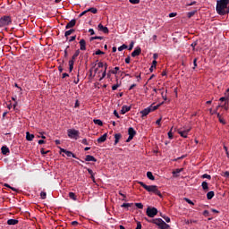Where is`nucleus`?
<instances>
[{
    "mask_svg": "<svg viewBox=\"0 0 229 229\" xmlns=\"http://www.w3.org/2000/svg\"><path fill=\"white\" fill-rule=\"evenodd\" d=\"M47 197V193H46V191H41L40 192L41 199H46Z\"/></svg>",
    "mask_w": 229,
    "mask_h": 229,
    "instance_id": "obj_33",
    "label": "nucleus"
},
{
    "mask_svg": "<svg viewBox=\"0 0 229 229\" xmlns=\"http://www.w3.org/2000/svg\"><path fill=\"white\" fill-rule=\"evenodd\" d=\"M93 122L95 124H98V126H102V124H103V122L99 119H95V120H93Z\"/></svg>",
    "mask_w": 229,
    "mask_h": 229,
    "instance_id": "obj_32",
    "label": "nucleus"
},
{
    "mask_svg": "<svg viewBox=\"0 0 229 229\" xmlns=\"http://www.w3.org/2000/svg\"><path fill=\"white\" fill-rule=\"evenodd\" d=\"M222 176H225V178H229V172H224Z\"/></svg>",
    "mask_w": 229,
    "mask_h": 229,
    "instance_id": "obj_49",
    "label": "nucleus"
},
{
    "mask_svg": "<svg viewBox=\"0 0 229 229\" xmlns=\"http://www.w3.org/2000/svg\"><path fill=\"white\" fill-rule=\"evenodd\" d=\"M207 198H208V199H212V198H214V191H208V192L207 193Z\"/></svg>",
    "mask_w": 229,
    "mask_h": 229,
    "instance_id": "obj_31",
    "label": "nucleus"
},
{
    "mask_svg": "<svg viewBox=\"0 0 229 229\" xmlns=\"http://www.w3.org/2000/svg\"><path fill=\"white\" fill-rule=\"evenodd\" d=\"M219 101H221V103H223V101H225V105H228V101H229V89H227V90L225 93V97H222L219 98Z\"/></svg>",
    "mask_w": 229,
    "mask_h": 229,
    "instance_id": "obj_11",
    "label": "nucleus"
},
{
    "mask_svg": "<svg viewBox=\"0 0 229 229\" xmlns=\"http://www.w3.org/2000/svg\"><path fill=\"white\" fill-rule=\"evenodd\" d=\"M161 121H162V118H159L158 120H157L156 124H157V126H160Z\"/></svg>",
    "mask_w": 229,
    "mask_h": 229,
    "instance_id": "obj_60",
    "label": "nucleus"
},
{
    "mask_svg": "<svg viewBox=\"0 0 229 229\" xmlns=\"http://www.w3.org/2000/svg\"><path fill=\"white\" fill-rule=\"evenodd\" d=\"M196 13V11H191L190 13H187L188 18L191 19V17H193V15Z\"/></svg>",
    "mask_w": 229,
    "mask_h": 229,
    "instance_id": "obj_40",
    "label": "nucleus"
},
{
    "mask_svg": "<svg viewBox=\"0 0 229 229\" xmlns=\"http://www.w3.org/2000/svg\"><path fill=\"white\" fill-rule=\"evenodd\" d=\"M69 139H74V140H78L80 139V131L75 129H69L67 131Z\"/></svg>",
    "mask_w": 229,
    "mask_h": 229,
    "instance_id": "obj_5",
    "label": "nucleus"
},
{
    "mask_svg": "<svg viewBox=\"0 0 229 229\" xmlns=\"http://www.w3.org/2000/svg\"><path fill=\"white\" fill-rule=\"evenodd\" d=\"M87 171H88L89 174H90V176H92L94 174V172H92V169L88 168Z\"/></svg>",
    "mask_w": 229,
    "mask_h": 229,
    "instance_id": "obj_55",
    "label": "nucleus"
},
{
    "mask_svg": "<svg viewBox=\"0 0 229 229\" xmlns=\"http://www.w3.org/2000/svg\"><path fill=\"white\" fill-rule=\"evenodd\" d=\"M141 51L142 50L140 49V47L135 48L134 51L131 53V56L132 57L139 56V55H140Z\"/></svg>",
    "mask_w": 229,
    "mask_h": 229,
    "instance_id": "obj_17",
    "label": "nucleus"
},
{
    "mask_svg": "<svg viewBox=\"0 0 229 229\" xmlns=\"http://www.w3.org/2000/svg\"><path fill=\"white\" fill-rule=\"evenodd\" d=\"M140 185L143 187L148 192H154V194H157V196H162V193H160V191H158V187L157 185H146V183L140 182Z\"/></svg>",
    "mask_w": 229,
    "mask_h": 229,
    "instance_id": "obj_2",
    "label": "nucleus"
},
{
    "mask_svg": "<svg viewBox=\"0 0 229 229\" xmlns=\"http://www.w3.org/2000/svg\"><path fill=\"white\" fill-rule=\"evenodd\" d=\"M107 69H108V64L106 63L104 64V71L106 72Z\"/></svg>",
    "mask_w": 229,
    "mask_h": 229,
    "instance_id": "obj_61",
    "label": "nucleus"
},
{
    "mask_svg": "<svg viewBox=\"0 0 229 229\" xmlns=\"http://www.w3.org/2000/svg\"><path fill=\"white\" fill-rule=\"evenodd\" d=\"M130 110H131V106H123L122 109H121V114L123 115H124V114H126L127 112H130Z\"/></svg>",
    "mask_w": 229,
    "mask_h": 229,
    "instance_id": "obj_13",
    "label": "nucleus"
},
{
    "mask_svg": "<svg viewBox=\"0 0 229 229\" xmlns=\"http://www.w3.org/2000/svg\"><path fill=\"white\" fill-rule=\"evenodd\" d=\"M106 133H105L104 135H102L100 138L98 139V142L101 143V142H105V140H106Z\"/></svg>",
    "mask_w": 229,
    "mask_h": 229,
    "instance_id": "obj_22",
    "label": "nucleus"
},
{
    "mask_svg": "<svg viewBox=\"0 0 229 229\" xmlns=\"http://www.w3.org/2000/svg\"><path fill=\"white\" fill-rule=\"evenodd\" d=\"M130 62H131L130 57H127V58L125 59V64H130Z\"/></svg>",
    "mask_w": 229,
    "mask_h": 229,
    "instance_id": "obj_63",
    "label": "nucleus"
},
{
    "mask_svg": "<svg viewBox=\"0 0 229 229\" xmlns=\"http://www.w3.org/2000/svg\"><path fill=\"white\" fill-rule=\"evenodd\" d=\"M161 217H163V219H165V221L166 223H171V218H169V216H162V215H161Z\"/></svg>",
    "mask_w": 229,
    "mask_h": 229,
    "instance_id": "obj_38",
    "label": "nucleus"
},
{
    "mask_svg": "<svg viewBox=\"0 0 229 229\" xmlns=\"http://www.w3.org/2000/svg\"><path fill=\"white\" fill-rule=\"evenodd\" d=\"M158 106H160V105L149 106L148 107L143 109L142 111H140L142 117H146V115H149V114H151V112H155V110H157Z\"/></svg>",
    "mask_w": 229,
    "mask_h": 229,
    "instance_id": "obj_4",
    "label": "nucleus"
},
{
    "mask_svg": "<svg viewBox=\"0 0 229 229\" xmlns=\"http://www.w3.org/2000/svg\"><path fill=\"white\" fill-rule=\"evenodd\" d=\"M64 154L66 155V157H72V158H76V156L74 154H72V152L66 150V152H64Z\"/></svg>",
    "mask_w": 229,
    "mask_h": 229,
    "instance_id": "obj_29",
    "label": "nucleus"
},
{
    "mask_svg": "<svg viewBox=\"0 0 229 229\" xmlns=\"http://www.w3.org/2000/svg\"><path fill=\"white\" fill-rule=\"evenodd\" d=\"M228 5H229V0L216 1V13H218V15H227Z\"/></svg>",
    "mask_w": 229,
    "mask_h": 229,
    "instance_id": "obj_1",
    "label": "nucleus"
},
{
    "mask_svg": "<svg viewBox=\"0 0 229 229\" xmlns=\"http://www.w3.org/2000/svg\"><path fill=\"white\" fill-rule=\"evenodd\" d=\"M184 200L186 203H189V205H194V202H192V200L187 199V198H184Z\"/></svg>",
    "mask_w": 229,
    "mask_h": 229,
    "instance_id": "obj_43",
    "label": "nucleus"
},
{
    "mask_svg": "<svg viewBox=\"0 0 229 229\" xmlns=\"http://www.w3.org/2000/svg\"><path fill=\"white\" fill-rule=\"evenodd\" d=\"M80 46H81V51H85L87 49V43L85 42V39L80 40Z\"/></svg>",
    "mask_w": 229,
    "mask_h": 229,
    "instance_id": "obj_15",
    "label": "nucleus"
},
{
    "mask_svg": "<svg viewBox=\"0 0 229 229\" xmlns=\"http://www.w3.org/2000/svg\"><path fill=\"white\" fill-rule=\"evenodd\" d=\"M136 229H142V225H140V222L137 223V227Z\"/></svg>",
    "mask_w": 229,
    "mask_h": 229,
    "instance_id": "obj_54",
    "label": "nucleus"
},
{
    "mask_svg": "<svg viewBox=\"0 0 229 229\" xmlns=\"http://www.w3.org/2000/svg\"><path fill=\"white\" fill-rule=\"evenodd\" d=\"M146 221H148V223H153L154 225H157V226H158V228H160V229L170 228L169 225H167L165 222H164V220H162V218H155L152 220L146 219Z\"/></svg>",
    "mask_w": 229,
    "mask_h": 229,
    "instance_id": "obj_3",
    "label": "nucleus"
},
{
    "mask_svg": "<svg viewBox=\"0 0 229 229\" xmlns=\"http://www.w3.org/2000/svg\"><path fill=\"white\" fill-rule=\"evenodd\" d=\"M90 40H103V37H98V36L92 37V38H90Z\"/></svg>",
    "mask_w": 229,
    "mask_h": 229,
    "instance_id": "obj_41",
    "label": "nucleus"
},
{
    "mask_svg": "<svg viewBox=\"0 0 229 229\" xmlns=\"http://www.w3.org/2000/svg\"><path fill=\"white\" fill-rule=\"evenodd\" d=\"M120 85L119 84H115L112 87V90H117V89H119Z\"/></svg>",
    "mask_w": 229,
    "mask_h": 229,
    "instance_id": "obj_48",
    "label": "nucleus"
},
{
    "mask_svg": "<svg viewBox=\"0 0 229 229\" xmlns=\"http://www.w3.org/2000/svg\"><path fill=\"white\" fill-rule=\"evenodd\" d=\"M114 115H115V117H117V119H119V113H117L116 110L114 111Z\"/></svg>",
    "mask_w": 229,
    "mask_h": 229,
    "instance_id": "obj_58",
    "label": "nucleus"
},
{
    "mask_svg": "<svg viewBox=\"0 0 229 229\" xmlns=\"http://www.w3.org/2000/svg\"><path fill=\"white\" fill-rule=\"evenodd\" d=\"M124 49H128V46L123 45L118 47V51H124Z\"/></svg>",
    "mask_w": 229,
    "mask_h": 229,
    "instance_id": "obj_35",
    "label": "nucleus"
},
{
    "mask_svg": "<svg viewBox=\"0 0 229 229\" xmlns=\"http://www.w3.org/2000/svg\"><path fill=\"white\" fill-rule=\"evenodd\" d=\"M129 2L131 4H139L140 3V0H129Z\"/></svg>",
    "mask_w": 229,
    "mask_h": 229,
    "instance_id": "obj_39",
    "label": "nucleus"
},
{
    "mask_svg": "<svg viewBox=\"0 0 229 229\" xmlns=\"http://www.w3.org/2000/svg\"><path fill=\"white\" fill-rule=\"evenodd\" d=\"M89 33H90V35H95L94 29H89Z\"/></svg>",
    "mask_w": 229,
    "mask_h": 229,
    "instance_id": "obj_59",
    "label": "nucleus"
},
{
    "mask_svg": "<svg viewBox=\"0 0 229 229\" xmlns=\"http://www.w3.org/2000/svg\"><path fill=\"white\" fill-rule=\"evenodd\" d=\"M189 131H191V128L186 129L185 127H182L177 130V133H179V135H181V137L183 139H187Z\"/></svg>",
    "mask_w": 229,
    "mask_h": 229,
    "instance_id": "obj_8",
    "label": "nucleus"
},
{
    "mask_svg": "<svg viewBox=\"0 0 229 229\" xmlns=\"http://www.w3.org/2000/svg\"><path fill=\"white\" fill-rule=\"evenodd\" d=\"M80 56V50H76L74 55L72 57V60L69 61V72H72V69H74V60Z\"/></svg>",
    "mask_w": 229,
    "mask_h": 229,
    "instance_id": "obj_7",
    "label": "nucleus"
},
{
    "mask_svg": "<svg viewBox=\"0 0 229 229\" xmlns=\"http://www.w3.org/2000/svg\"><path fill=\"white\" fill-rule=\"evenodd\" d=\"M133 49V42L131 43L129 47V51H131Z\"/></svg>",
    "mask_w": 229,
    "mask_h": 229,
    "instance_id": "obj_62",
    "label": "nucleus"
},
{
    "mask_svg": "<svg viewBox=\"0 0 229 229\" xmlns=\"http://www.w3.org/2000/svg\"><path fill=\"white\" fill-rule=\"evenodd\" d=\"M202 178H207L208 180H210L212 177L209 174H205L202 175Z\"/></svg>",
    "mask_w": 229,
    "mask_h": 229,
    "instance_id": "obj_47",
    "label": "nucleus"
},
{
    "mask_svg": "<svg viewBox=\"0 0 229 229\" xmlns=\"http://www.w3.org/2000/svg\"><path fill=\"white\" fill-rule=\"evenodd\" d=\"M88 12H91V13H98V9L91 7V8L88 9Z\"/></svg>",
    "mask_w": 229,
    "mask_h": 229,
    "instance_id": "obj_36",
    "label": "nucleus"
},
{
    "mask_svg": "<svg viewBox=\"0 0 229 229\" xmlns=\"http://www.w3.org/2000/svg\"><path fill=\"white\" fill-rule=\"evenodd\" d=\"M157 67V60L152 62L151 69H155Z\"/></svg>",
    "mask_w": 229,
    "mask_h": 229,
    "instance_id": "obj_46",
    "label": "nucleus"
},
{
    "mask_svg": "<svg viewBox=\"0 0 229 229\" xmlns=\"http://www.w3.org/2000/svg\"><path fill=\"white\" fill-rule=\"evenodd\" d=\"M147 177L148 178V180H155V176L153 175V173L151 172H148L147 173Z\"/></svg>",
    "mask_w": 229,
    "mask_h": 229,
    "instance_id": "obj_27",
    "label": "nucleus"
},
{
    "mask_svg": "<svg viewBox=\"0 0 229 229\" xmlns=\"http://www.w3.org/2000/svg\"><path fill=\"white\" fill-rule=\"evenodd\" d=\"M74 33V30H67L64 34L65 37H69L70 35H72Z\"/></svg>",
    "mask_w": 229,
    "mask_h": 229,
    "instance_id": "obj_34",
    "label": "nucleus"
},
{
    "mask_svg": "<svg viewBox=\"0 0 229 229\" xmlns=\"http://www.w3.org/2000/svg\"><path fill=\"white\" fill-rule=\"evenodd\" d=\"M12 24V18L10 16H4L0 19V28H6Z\"/></svg>",
    "mask_w": 229,
    "mask_h": 229,
    "instance_id": "obj_6",
    "label": "nucleus"
},
{
    "mask_svg": "<svg viewBox=\"0 0 229 229\" xmlns=\"http://www.w3.org/2000/svg\"><path fill=\"white\" fill-rule=\"evenodd\" d=\"M2 153L3 155H7V153H10V148H8L7 147H2Z\"/></svg>",
    "mask_w": 229,
    "mask_h": 229,
    "instance_id": "obj_25",
    "label": "nucleus"
},
{
    "mask_svg": "<svg viewBox=\"0 0 229 229\" xmlns=\"http://www.w3.org/2000/svg\"><path fill=\"white\" fill-rule=\"evenodd\" d=\"M183 171V168H177L174 171H173L174 178H178L180 176V173Z\"/></svg>",
    "mask_w": 229,
    "mask_h": 229,
    "instance_id": "obj_14",
    "label": "nucleus"
},
{
    "mask_svg": "<svg viewBox=\"0 0 229 229\" xmlns=\"http://www.w3.org/2000/svg\"><path fill=\"white\" fill-rule=\"evenodd\" d=\"M33 139H35V135L30 133V131L26 132V140H29L30 142H31V140H33Z\"/></svg>",
    "mask_w": 229,
    "mask_h": 229,
    "instance_id": "obj_19",
    "label": "nucleus"
},
{
    "mask_svg": "<svg viewBox=\"0 0 229 229\" xmlns=\"http://www.w3.org/2000/svg\"><path fill=\"white\" fill-rule=\"evenodd\" d=\"M69 198H71V199H73V201H76V194L74 192H70L69 193Z\"/></svg>",
    "mask_w": 229,
    "mask_h": 229,
    "instance_id": "obj_30",
    "label": "nucleus"
},
{
    "mask_svg": "<svg viewBox=\"0 0 229 229\" xmlns=\"http://www.w3.org/2000/svg\"><path fill=\"white\" fill-rule=\"evenodd\" d=\"M135 207H137V208H144V205H142V203H136Z\"/></svg>",
    "mask_w": 229,
    "mask_h": 229,
    "instance_id": "obj_44",
    "label": "nucleus"
},
{
    "mask_svg": "<svg viewBox=\"0 0 229 229\" xmlns=\"http://www.w3.org/2000/svg\"><path fill=\"white\" fill-rule=\"evenodd\" d=\"M95 55H105V53L101 50H97Z\"/></svg>",
    "mask_w": 229,
    "mask_h": 229,
    "instance_id": "obj_53",
    "label": "nucleus"
},
{
    "mask_svg": "<svg viewBox=\"0 0 229 229\" xmlns=\"http://www.w3.org/2000/svg\"><path fill=\"white\" fill-rule=\"evenodd\" d=\"M106 76V72L104 71L102 73V77L100 78V81L103 80Z\"/></svg>",
    "mask_w": 229,
    "mask_h": 229,
    "instance_id": "obj_57",
    "label": "nucleus"
},
{
    "mask_svg": "<svg viewBox=\"0 0 229 229\" xmlns=\"http://www.w3.org/2000/svg\"><path fill=\"white\" fill-rule=\"evenodd\" d=\"M224 104L218 105L217 108L221 106V108H224L225 110H228V104H226V101H223Z\"/></svg>",
    "mask_w": 229,
    "mask_h": 229,
    "instance_id": "obj_24",
    "label": "nucleus"
},
{
    "mask_svg": "<svg viewBox=\"0 0 229 229\" xmlns=\"http://www.w3.org/2000/svg\"><path fill=\"white\" fill-rule=\"evenodd\" d=\"M98 29L99 31H103V33H106V34H107L108 31H109L108 28L103 26V24H101V23L98 25Z\"/></svg>",
    "mask_w": 229,
    "mask_h": 229,
    "instance_id": "obj_12",
    "label": "nucleus"
},
{
    "mask_svg": "<svg viewBox=\"0 0 229 229\" xmlns=\"http://www.w3.org/2000/svg\"><path fill=\"white\" fill-rule=\"evenodd\" d=\"M146 214L148 217H155L158 214V209L157 208H148Z\"/></svg>",
    "mask_w": 229,
    "mask_h": 229,
    "instance_id": "obj_9",
    "label": "nucleus"
},
{
    "mask_svg": "<svg viewBox=\"0 0 229 229\" xmlns=\"http://www.w3.org/2000/svg\"><path fill=\"white\" fill-rule=\"evenodd\" d=\"M103 67H105V63L99 62V63L98 64V68L95 69V72H98V69H103Z\"/></svg>",
    "mask_w": 229,
    "mask_h": 229,
    "instance_id": "obj_26",
    "label": "nucleus"
},
{
    "mask_svg": "<svg viewBox=\"0 0 229 229\" xmlns=\"http://www.w3.org/2000/svg\"><path fill=\"white\" fill-rule=\"evenodd\" d=\"M217 118L219 120V123H221V124H226V121H225V118L221 116V114L217 113Z\"/></svg>",
    "mask_w": 229,
    "mask_h": 229,
    "instance_id": "obj_21",
    "label": "nucleus"
},
{
    "mask_svg": "<svg viewBox=\"0 0 229 229\" xmlns=\"http://www.w3.org/2000/svg\"><path fill=\"white\" fill-rule=\"evenodd\" d=\"M4 187H8L9 189H12V191H13L14 192H16V191H17V189L11 187L8 183H5Z\"/></svg>",
    "mask_w": 229,
    "mask_h": 229,
    "instance_id": "obj_45",
    "label": "nucleus"
},
{
    "mask_svg": "<svg viewBox=\"0 0 229 229\" xmlns=\"http://www.w3.org/2000/svg\"><path fill=\"white\" fill-rule=\"evenodd\" d=\"M203 191H208V183L207 182H202Z\"/></svg>",
    "mask_w": 229,
    "mask_h": 229,
    "instance_id": "obj_28",
    "label": "nucleus"
},
{
    "mask_svg": "<svg viewBox=\"0 0 229 229\" xmlns=\"http://www.w3.org/2000/svg\"><path fill=\"white\" fill-rule=\"evenodd\" d=\"M203 216H208V210H205L204 212H203Z\"/></svg>",
    "mask_w": 229,
    "mask_h": 229,
    "instance_id": "obj_64",
    "label": "nucleus"
},
{
    "mask_svg": "<svg viewBox=\"0 0 229 229\" xmlns=\"http://www.w3.org/2000/svg\"><path fill=\"white\" fill-rule=\"evenodd\" d=\"M197 62H198V58H195V59L193 60L194 69H195V67H198Z\"/></svg>",
    "mask_w": 229,
    "mask_h": 229,
    "instance_id": "obj_52",
    "label": "nucleus"
},
{
    "mask_svg": "<svg viewBox=\"0 0 229 229\" xmlns=\"http://www.w3.org/2000/svg\"><path fill=\"white\" fill-rule=\"evenodd\" d=\"M81 143L84 144L85 146H89V141H87V139H83Z\"/></svg>",
    "mask_w": 229,
    "mask_h": 229,
    "instance_id": "obj_50",
    "label": "nucleus"
},
{
    "mask_svg": "<svg viewBox=\"0 0 229 229\" xmlns=\"http://www.w3.org/2000/svg\"><path fill=\"white\" fill-rule=\"evenodd\" d=\"M17 223H19V220H17V219H9L7 221V225H17Z\"/></svg>",
    "mask_w": 229,
    "mask_h": 229,
    "instance_id": "obj_20",
    "label": "nucleus"
},
{
    "mask_svg": "<svg viewBox=\"0 0 229 229\" xmlns=\"http://www.w3.org/2000/svg\"><path fill=\"white\" fill-rule=\"evenodd\" d=\"M122 135L117 133L114 135V145L119 144V140L121 139Z\"/></svg>",
    "mask_w": 229,
    "mask_h": 229,
    "instance_id": "obj_23",
    "label": "nucleus"
},
{
    "mask_svg": "<svg viewBox=\"0 0 229 229\" xmlns=\"http://www.w3.org/2000/svg\"><path fill=\"white\" fill-rule=\"evenodd\" d=\"M118 71H119V67L116 66V67H114V70H112V71H111V73H112V74H117V72H118Z\"/></svg>",
    "mask_w": 229,
    "mask_h": 229,
    "instance_id": "obj_42",
    "label": "nucleus"
},
{
    "mask_svg": "<svg viewBox=\"0 0 229 229\" xmlns=\"http://www.w3.org/2000/svg\"><path fill=\"white\" fill-rule=\"evenodd\" d=\"M168 138L173 139V129L168 132Z\"/></svg>",
    "mask_w": 229,
    "mask_h": 229,
    "instance_id": "obj_51",
    "label": "nucleus"
},
{
    "mask_svg": "<svg viewBox=\"0 0 229 229\" xmlns=\"http://www.w3.org/2000/svg\"><path fill=\"white\" fill-rule=\"evenodd\" d=\"M169 17H170V18L176 17V13H169Z\"/></svg>",
    "mask_w": 229,
    "mask_h": 229,
    "instance_id": "obj_56",
    "label": "nucleus"
},
{
    "mask_svg": "<svg viewBox=\"0 0 229 229\" xmlns=\"http://www.w3.org/2000/svg\"><path fill=\"white\" fill-rule=\"evenodd\" d=\"M74 26H76V20H72L69 23L66 24V30L74 28Z\"/></svg>",
    "mask_w": 229,
    "mask_h": 229,
    "instance_id": "obj_18",
    "label": "nucleus"
},
{
    "mask_svg": "<svg viewBox=\"0 0 229 229\" xmlns=\"http://www.w3.org/2000/svg\"><path fill=\"white\" fill-rule=\"evenodd\" d=\"M85 161H86V162H98V159H96V157H94L91 156V155H88V156H86V157H85Z\"/></svg>",
    "mask_w": 229,
    "mask_h": 229,
    "instance_id": "obj_16",
    "label": "nucleus"
},
{
    "mask_svg": "<svg viewBox=\"0 0 229 229\" xmlns=\"http://www.w3.org/2000/svg\"><path fill=\"white\" fill-rule=\"evenodd\" d=\"M128 133L129 138L127 139L126 142H130V140H133V137H135L137 132L135 131V129H133V127H130L128 130Z\"/></svg>",
    "mask_w": 229,
    "mask_h": 229,
    "instance_id": "obj_10",
    "label": "nucleus"
},
{
    "mask_svg": "<svg viewBox=\"0 0 229 229\" xmlns=\"http://www.w3.org/2000/svg\"><path fill=\"white\" fill-rule=\"evenodd\" d=\"M131 205H133V204H131V203H123V204L122 205V208H128L131 207Z\"/></svg>",
    "mask_w": 229,
    "mask_h": 229,
    "instance_id": "obj_37",
    "label": "nucleus"
}]
</instances>
